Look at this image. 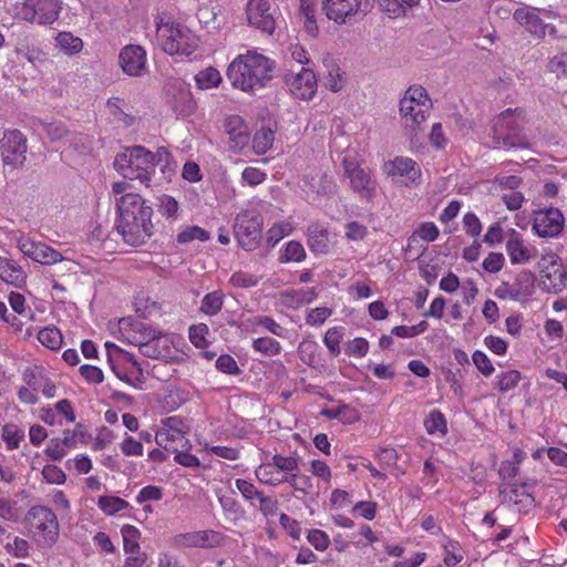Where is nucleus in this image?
Returning a JSON list of instances; mask_svg holds the SVG:
<instances>
[{"label": "nucleus", "mask_w": 567, "mask_h": 567, "mask_svg": "<svg viewBox=\"0 0 567 567\" xmlns=\"http://www.w3.org/2000/svg\"><path fill=\"white\" fill-rule=\"evenodd\" d=\"M112 193L116 196L117 231L128 245L143 244L152 235V207L141 195L131 192V184L127 182L113 183Z\"/></svg>", "instance_id": "obj_1"}, {"label": "nucleus", "mask_w": 567, "mask_h": 567, "mask_svg": "<svg viewBox=\"0 0 567 567\" xmlns=\"http://www.w3.org/2000/svg\"><path fill=\"white\" fill-rule=\"evenodd\" d=\"M275 62L256 50L239 54L227 69L234 87L254 93L264 89L272 78Z\"/></svg>", "instance_id": "obj_2"}, {"label": "nucleus", "mask_w": 567, "mask_h": 567, "mask_svg": "<svg viewBox=\"0 0 567 567\" xmlns=\"http://www.w3.org/2000/svg\"><path fill=\"white\" fill-rule=\"evenodd\" d=\"M433 109L427 91L421 85L409 86L399 101V116L404 134L417 140L424 131Z\"/></svg>", "instance_id": "obj_3"}, {"label": "nucleus", "mask_w": 567, "mask_h": 567, "mask_svg": "<svg viewBox=\"0 0 567 567\" xmlns=\"http://www.w3.org/2000/svg\"><path fill=\"white\" fill-rule=\"evenodd\" d=\"M167 155L168 152L164 147L152 153L144 146H133L115 157L114 167L124 178L136 179L146 187H151L156 165L161 164Z\"/></svg>", "instance_id": "obj_4"}, {"label": "nucleus", "mask_w": 567, "mask_h": 567, "mask_svg": "<svg viewBox=\"0 0 567 567\" xmlns=\"http://www.w3.org/2000/svg\"><path fill=\"white\" fill-rule=\"evenodd\" d=\"M155 25L156 43L165 53L189 56L196 51L197 38L187 27L164 13L155 18Z\"/></svg>", "instance_id": "obj_5"}, {"label": "nucleus", "mask_w": 567, "mask_h": 567, "mask_svg": "<svg viewBox=\"0 0 567 567\" xmlns=\"http://www.w3.org/2000/svg\"><path fill=\"white\" fill-rule=\"evenodd\" d=\"M523 116L518 110L507 109L492 121L491 136L493 147H525L527 142L522 133Z\"/></svg>", "instance_id": "obj_6"}, {"label": "nucleus", "mask_w": 567, "mask_h": 567, "mask_svg": "<svg viewBox=\"0 0 567 567\" xmlns=\"http://www.w3.org/2000/svg\"><path fill=\"white\" fill-rule=\"evenodd\" d=\"M29 534L41 548L52 547L59 537L56 515L45 506H32L27 515Z\"/></svg>", "instance_id": "obj_7"}, {"label": "nucleus", "mask_w": 567, "mask_h": 567, "mask_svg": "<svg viewBox=\"0 0 567 567\" xmlns=\"http://www.w3.org/2000/svg\"><path fill=\"white\" fill-rule=\"evenodd\" d=\"M343 176L350 189L368 203L377 196L378 183L369 167L362 166L357 159L344 157L341 162Z\"/></svg>", "instance_id": "obj_8"}, {"label": "nucleus", "mask_w": 567, "mask_h": 567, "mask_svg": "<svg viewBox=\"0 0 567 567\" xmlns=\"http://www.w3.org/2000/svg\"><path fill=\"white\" fill-rule=\"evenodd\" d=\"M60 0H23L14 6L17 18L39 25L53 24L62 11Z\"/></svg>", "instance_id": "obj_9"}, {"label": "nucleus", "mask_w": 567, "mask_h": 567, "mask_svg": "<svg viewBox=\"0 0 567 567\" xmlns=\"http://www.w3.org/2000/svg\"><path fill=\"white\" fill-rule=\"evenodd\" d=\"M299 463L295 456L272 455L271 460L261 463L256 470L257 480L269 486H278L290 482L293 472H298Z\"/></svg>", "instance_id": "obj_10"}, {"label": "nucleus", "mask_w": 567, "mask_h": 567, "mask_svg": "<svg viewBox=\"0 0 567 567\" xmlns=\"http://www.w3.org/2000/svg\"><path fill=\"white\" fill-rule=\"evenodd\" d=\"M539 282L549 293L563 291L567 285V269L561 265L560 258L554 251H545L537 261Z\"/></svg>", "instance_id": "obj_11"}, {"label": "nucleus", "mask_w": 567, "mask_h": 567, "mask_svg": "<svg viewBox=\"0 0 567 567\" xmlns=\"http://www.w3.org/2000/svg\"><path fill=\"white\" fill-rule=\"evenodd\" d=\"M262 231V217L255 209L240 212L235 221L234 233L240 247L247 251L259 246Z\"/></svg>", "instance_id": "obj_12"}, {"label": "nucleus", "mask_w": 567, "mask_h": 567, "mask_svg": "<svg viewBox=\"0 0 567 567\" xmlns=\"http://www.w3.org/2000/svg\"><path fill=\"white\" fill-rule=\"evenodd\" d=\"M557 13L549 9H539L529 6L517 8L514 13V20L523 27L529 34L542 39L549 33L555 32V28L544 22L546 19H556Z\"/></svg>", "instance_id": "obj_13"}, {"label": "nucleus", "mask_w": 567, "mask_h": 567, "mask_svg": "<svg viewBox=\"0 0 567 567\" xmlns=\"http://www.w3.org/2000/svg\"><path fill=\"white\" fill-rule=\"evenodd\" d=\"M382 169L388 178L402 186L415 188L421 184V167L411 157L395 156L385 162Z\"/></svg>", "instance_id": "obj_14"}, {"label": "nucleus", "mask_w": 567, "mask_h": 567, "mask_svg": "<svg viewBox=\"0 0 567 567\" xmlns=\"http://www.w3.org/2000/svg\"><path fill=\"white\" fill-rule=\"evenodd\" d=\"M565 227L560 209L555 207L535 210L532 215V230L539 238H556Z\"/></svg>", "instance_id": "obj_15"}, {"label": "nucleus", "mask_w": 567, "mask_h": 567, "mask_svg": "<svg viewBox=\"0 0 567 567\" xmlns=\"http://www.w3.org/2000/svg\"><path fill=\"white\" fill-rule=\"evenodd\" d=\"M369 0H323L322 10L329 20L344 24L357 16L364 14Z\"/></svg>", "instance_id": "obj_16"}, {"label": "nucleus", "mask_w": 567, "mask_h": 567, "mask_svg": "<svg viewBox=\"0 0 567 567\" xmlns=\"http://www.w3.org/2000/svg\"><path fill=\"white\" fill-rule=\"evenodd\" d=\"M16 244L21 254L31 260L42 265H54L63 260V256L45 243L35 241L27 235L16 238Z\"/></svg>", "instance_id": "obj_17"}, {"label": "nucleus", "mask_w": 567, "mask_h": 567, "mask_svg": "<svg viewBox=\"0 0 567 567\" xmlns=\"http://www.w3.org/2000/svg\"><path fill=\"white\" fill-rule=\"evenodd\" d=\"M223 535L213 529L194 530L176 534L172 538V546L183 548H213L223 544Z\"/></svg>", "instance_id": "obj_18"}, {"label": "nucleus", "mask_w": 567, "mask_h": 567, "mask_svg": "<svg viewBox=\"0 0 567 567\" xmlns=\"http://www.w3.org/2000/svg\"><path fill=\"white\" fill-rule=\"evenodd\" d=\"M122 72L132 78L143 76L147 72V55L143 47L127 44L118 53Z\"/></svg>", "instance_id": "obj_19"}, {"label": "nucleus", "mask_w": 567, "mask_h": 567, "mask_svg": "<svg viewBox=\"0 0 567 567\" xmlns=\"http://www.w3.org/2000/svg\"><path fill=\"white\" fill-rule=\"evenodd\" d=\"M286 84L290 93L300 100H311L318 87L313 71L306 66H301L299 71H291L286 76Z\"/></svg>", "instance_id": "obj_20"}, {"label": "nucleus", "mask_w": 567, "mask_h": 567, "mask_svg": "<svg viewBox=\"0 0 567 567\" xmlns=\"http://www.w3.org/2000/svg\"><path fill=\"white\" fill-rule=\"evenodd\" d=\"M246 16L249 25L268 34L274 33L276 20L267 0H248Z\"/></svg>", "instance_id": "obj_21"}, {"label": "nucleus", "mask_w": 567, "mask_h": 567, "mask_svg": "<svg viewBox=\"0 0 567 567\" xmlns=\"http://www.w3.org/2000/svg\"><path fill=\"white\" fill-rule=\"evenodd\" d=\"M185 434V424L177 416H171L163 421L162 427L155 433L156 444L166 451L176 452L182 445Z\"/></svg>", "instance_id": "obj_22"}, {"label": "nucleus", "mask_w": 567, "mask_h": 567, "mask_svg": "<svg viewBox=\"0 0 567 567\" xmlns=\"http://www.w3.org/2000/svg\"><path fill=\"white\" fill-rule=\"evenodd\" d=\"M0 148L3 162L7 165L17 166L25 159L27 138L18 130L8 131L3 135Z\"/></svg>", "instance_id": "obj_23"}, {"label": "nucleus", "mask_w": 567, "mask_h": 567, "mask_svg": "<svg viewBox=\"0 0 567 567\" xmlns=\"http://www.w3.org/2000/svg\"><path fill=\"white\" fill-rule=\"evenodd\" d=\"M146 341L141 343V353L152 359L167 358L171 354L173 337L159 330H145Z\"/></svg>", "instance_id": "obj_24"}, {"label": "nucleus", "mask_w": 567, "mask_h": 567, "mask_svg": "<svg viewBox=\"0 0 567 567\" xmlns=\"http://www.w3.org/2000/svg\"><path fill=\"white\" fill-rule=\"evenodd\" d=\"M505 248L512 265L528 264L537 255V248L526 243L514 229H512V236L507 239Z\"/></svg>", "instance_id": "obj_25"}, {"label": "nucleus", "mask_w": 567, "mask_h": 567, "mask_svg": "<svg viewBox=\"0 0 567 567\" xmlns=\"http://www.w3.org/2000/svg\"><path fill=\"white\" fill-rule=\"evenodd\" d=\"M224 128L228 136V144L230 148L240 151L248 144L250 130L240 116L229 115L225 120Z\"/></svg>", "instance_id": "obj_26"}, {"label": "nucleus", "mask_w": 567, "mask_h": 567, "mask_svg": "<svg viewBox=\"0 0 567 567\" xmlns=\"http://www.w3.org/2000/svg\"><path fill=\"white\" fill-rule=\"evenodd\" d=\"M518 281H524V288H517L508 282H502L495 289V296L499 299L519 300L523 297H528L534 290V277L532 272L523 271L518 275Z\"/></svg>", "instance_id": "obj_27"}, {"label": "nucleus", "mask_w": 567, "mask_h": 567, "mask_svg": "<svg viewBox=\"0 0 567 567\" xmlns=\"http://www.w3.org/2000/svg\"><path fill=\"white\" fill-rule=\"evenodd\" d=\"M0 279L8 285L22 288L27 284V272L14 259L1 257Z\"/></svg>", "instance_id": "obj_28"}, {"label": "nucleus", "mask_w": 567, "mask_h": 567, "mask_svg": "<svg viewBox=\"0 0 567 567\" xmlns=\"http://www.w3.org/2000/svg\"><path fill=\"white\" fill-rule=\"evenodd\" d=\"M421 0H378L380 9L389 18L399 19L409 16Z\"/></svg>", "instance_id": "obj_29"}, {"label": "nucleus", "mask_w": 567, "mask_h": 567, "mask_svg": "<svg viewBox=\"0 0 567 567\" xmlns=\"http://www.w3.org/2000/svg\"><path fill=\"white\" fill-rule=\"evenodd\" d=\"M55 48L65 55L72 56L82 52L83 40L69 31H60L54 37Z\"/></svg>", "instance_id": "obj_30"}, {"label": "nucleus", "mask_w": 567, "mask_h": 567, "mask_svg": "<svg viewBox=\"0 0 567 567\" xmlns=\"http://www.w3.org/2000/svg\"><path fill=\"white\" fill-rule=\"evenodd\" d=\"M328 230L320 224H312L307 229V244L312 252L324 254L328 251Z\"/></svg>", "instance_id": "obj_31"}, {"label": "nucleus", "mask_w": 567, "mask_h": 567, "mask_svg": "<svg viewBox=\"0 0 567 567\" xmlns=\"http://www.w3.org/2000/svg\"><path fill=\"white\" fill-rule=\"evenodd\" d=\"M248 327H250L254 333H258L261 330H266L279 338H284L287 330L280 326L272 317L259 315L251 317L247 320Z\"/></svg>", "instance_id": "obj_32"}, {"label": "nucleus", "mask_w": 567, "mask_h": 567, "mask_svg": "<svg viewBox=\"0 0 567 567\" xmlns=\"http://www.w3.org/2000/svg\"><path fill=\"white\" fill-rule=\"evenodd\" d=\"M317 298V292L313 288H301L286 291L281 295L285 306L297 309L303 305L312 302Z\"/></svg>", "instance_id": "obj_33"}, {"label": "nucleus", "mask_w": 567, "mask_h": 567, "mask_svg": "<svg viewBox=\"0 0 567 567\" xmlns=\"http://www.w3.org/2000/svg\"><path fill=\"white\" fill-rule=\"evenodd\" d=\"M97 507L107 516L128 509L130 503L124 498L113 495H102L97 499Z\"/></svg>", "instance_id": "obj_34"}, {"label": "nucleus", "mask_w": 567, "mask_h": 567, "mask_svg": "<svg viewBox=\"0 0 567 567\" xmlns=\"http://www.w3.org/2000/svg\"><path fill=\"white\" fill-rule=\"evenodd\" d=\"M121 535L123 538V550L125 554H136L141 550V532L137 527L125 524L121 527Z\"/></svg>", "instance_id": "obj_35"}, {"label": "nucleus", "mask_w": 567, "mask_h": 567, "mask_svg": "<svg viewBox=\"0 0 567 567\" xmlns=\"http://www.w3.org/2000/svg\"><path fill=\"white\" fill-rule=\"evenodd\" d=\"M221 75L215 68H206L195 75V81L200 90L217 87L221 82Z\"/></svg>", "instance_id": "obj_36"}, {"label": "nucleus", "mask_w": 567, "mask_h": 567, "mask_svg": "<svg viewBox=\"0 0 567 567\" xmlns=\"http://www.w3.org/2000/svg\"><path fill=\"white\" fill-rule=\"evenodd\" d=\"M275 133L269 127H262L256 132L252 138L254 152L258 155L266 154L272 146Z\"/></svg>", "instance_id": "obj_37"}, {"label": "nucleus", "mask_w": 567, "mask_h": 567, "mask_svg": "<svg viewBox=\"0 0 567 567\" xmlns=\"http://www.w3.org/2000/svg\"><path fill=\"white\" fill-rule=\"evenodd\" d=\"M295 228V221L291 219L276 223L267 230V241L274 246L286 236H289Z\"/></svg>", "instance_id": "obj_38"}, {"label": "nucleus", "mask_w": 567, "mask_h": 567, "mask_svg": "<svg viewBox=\"0 0 567 567\" xmlns=\"http://www.w3.org/2000/svg\"><path fill=\"white\" fill-rule=\"evenodd\" d=\"M1 437L7 450L13 451L19 449L21 441L24 439V432L18 425L9 423L2 427Z\"/></svg>", "instance_id": "obj_39"}, {"label": "nucleus", "mask_w": 567, "mask_h": 567, "mask_svg": "<svg viewBox=\"0 0 567 567\" xmlns=\"http://www.w3.org/2000/svg\"><path fill=\"white\" fill-rule=\"evenodd\" d=\"M27 386L18 391L19 400L24 404H35L38 401L37 392L40 389V382L35 375H25Z\"/></svg>", "instance_id": "obj_40"}, {"label": "nucleus", "mask_w": 567, "mask_h": 567, "mask_svg": "<svg viewBox=\"0 0 567 567\" xmlns=\"http://www.w3.org/2000/svg\"><path fill=\"white\" fill-rule=\"evenodd\" d=\"M224 305V295L221 291H213L204 296L200 303V311L207 316L217 315Z\"/></svg>", "instance_id": "obj_41"}, {"label": "nucleus", "mask_w": 567, "mask_h": 567, "mask_svg": "<svg viewBox=\"0 0 567 567\" xmlns=\"http://www.w3.org/2000/svg\"><path fill=\"white\" fill-rule=\"evenodd\" d=\"M305 258L306 250L301 243L290 240L285 245L279 259L282 262H301Z\"/></svg>", "instance_id": "obj_42"}, {"label": "nucleus", "mask_w": 567, "mask_h": 567, "mask_svg": "<svg viewBox=\"0 0 567 567\" xmlns=\"http://www.w3.org/2000/svg\"><path fill=\"white\" fill-rule=\"evenodd\" d=\"M252 349L267 357H274L281 352L280 343L270 337H260L252 341Z\"/></svg>", "instance_id": "obj_43"}, {"label": "nucleus", "mask_w": 567, "mask_h": 567, "mask_svg": "<svg viewBox=\"0 0 567 567\" xmlns=\"http://www.w3.org/2000/svg\"><path fill=\"white\" fill-rule=\"evenodd\" d=\"M343 327L337 326L327 330L323 337V343L331 354L338 355L340 353V343L343 339Z\"/></svg>", "instance_id": "obj_44"}, {"label": "nucleus", "mask_w": 567, "mask_h": 567, "mask_svg": "<svg viewBox=\"0 0 567 567\" xmlns=\"http://www.w3.org/2000/svg\"><path fill=\"white\" fill-rule=\"evenodd\" d=\"M38 340L51 350H56L62 344V334L55 327H47L39 331Z\"/></svg>", "instance_id": "obj_45"}, {"label": "nucleus", "mask_w": 567, "mask_h": 567, "mask_svg": "<svg viewBox=\"0 0 567 567\" xmlns=\"http://www.w3.org/2000/svg\"><path fill=\"white\" fill-rule=\"evenodd\" d=\"M443 548V561L447 567H453L463 560V549L457 542L449 539L444 543Z\"/></svg>", "instance_id": "obj_46"}, {"label": "nucleus", "mask_w": 567, "mask_h": 567, "mask_svg": "<svg viewBox=\"0 0 567 567\" xmlns=\"http://www.w3.org/2000/svg\"><path fill=\"white\" fill-rule=\"evenodd\" d=\"M144 330H154V328L146 326L142 322H135L131 324V330L123 332L124 339L136 347H138V350L141 351V343L147 342L146 341V331Z\"/></svg>", "instance_id": "obj_47"}, {"label": "nucleus", "mask_w": 567, "mask_h": 567, "mask_svg": "<svg viewBox=\"0 0 567 567\" xmlns=\"http://www.w3.org/2000/svg\"><path fill=\"white\" fill-rule=\"evenodd\" d=\"M4 548L8 554L18 557L23 558L29 555V543L28 540L20 538L18 536H8L7 542L4 544Z\"/></svg>", "instance_id": "obj_48"}, {"label": "nucleus", "mask_w": 567, "mask_h": 567, "mask_svg": "<svg viewBox=\"0 0 567 567\" xmlns=\"http://www.w3.org/2000/svg\"><path fill=\"white\" fill-rule=\"evenodd\" d=\"M208 239V231L198 226H187L184 229H182L177 235V241L179 244H188L193 240L206 241Z\"/></svg>", "instance_id": "obj_49"}, {"label": "nucleus", "mask_w": 567, "mask_h": 567, "mask_svg": "<svg viewBox=\"0 0 567 567\" xmlns=\"http://www.w3.org/2000/svg\"><path fill=\"white\" fill-rule=\"evenodd\" d=\"M258 282V276L246 271H235L229 278V284L235 288L248 289L257 286Z\"/></svg>", "instance_id": "obj_50"}, {"label": "nucleus", "mask_w": 567, "mask_h": 567, "mask_svg": "<svg viewBox=\"0 0 567 567\" xmlns=\"http://www.w3.org/2000/svg\"><path fill=\"white\" fill-rule=\"evenodd\" d=\"M496 385L501 392H507L517 386L520 381V373L516 370L502 372L496 377Z\"/></svg>", "instance_id": "obj_51"}, {"label": "nucleus", "mask_w": 567, "mask_h": 567, "mask_svg": "<svg viewBox=\"0 0 567 567\" xmlns=\"http://www.w3.org/2000/svg\"><path fill=\"white\" fill-rule=\"evenodd\" d=\"M209 332L208 326L205 323L194 324L189 328L188 337L190 342L198 349L207 347L208 341L206 339Z\"/></svg>", "instance_id": "obj_52"}, {"label": "nucleus", "mask_w": 567, "mask_h": 567, "mask_svg": "<svg viewBox=\"0 0 567 567\" xmlns=\"http://www.w3.org/2000/svg\"><path fill=\"white\" fill-rule=\"evenodd\" d=\"M346 83L344 74L338 66H332L323 79L324 86L331 92H339Z\"/></svg>", "instance_id": "obj_53"}, {"label": "nucleus", "mask_w": 567, "mask_h": 567, "mask_svg": "<svg viewBox=\"0 0 567 567\" xmlns=\"http://www.w3.org/2000/svg\"><path fill=\"white\" fill-rule=\"evenodd\" d=\"M424 426L429 434L446 432V421L444 415L439 411H433L424 421Z\"/></svg>", "instance_id": "obj_54"}, {"label": "nucleus", "mask_w": 567, "mask_h": 567, "mask_svg": "<svg viewBox=\"0 0 567 567\" xmlns=\"http://www.w3.org/2000/svg\"><path fill=\"white\" fill-rule=\"evenodd\" d=\"M17 53L21 54L33 66L43 64L47 60L45 53L38 47L27 45L25 48H18Z\"/></svg>", "instance_id": "obj_55"}, {"label": "nucleus", "mask_w": 567, "mask_h": 567, "mask_svg": "<svg viewBox=\"0 0 567 567\" xmlns=\"http://www.w3.org/2000/svg\"><path fill=\"white\" fill-rule=\"evenodd\" d=\"M369 234L368 227L357 220L344 225V237L350 241H361Z\"/></svg>", "instance_id": "obj_56"}, {"label": "nucleus", "mask_w": 567, "mask_h": 567, "mask_svg": "<svg viewBox=\"0 0 567 567\" xmlns=\"http://www.w3.org/2000/svg\"><path fill=\"white\" fill-rule=\"evenodd\" d=\"M332 309L328 307H317L308 311L306 323L311 327H319L332 315Z\"/></svg>", "instance_id": "obj_57"}, {"label": "nucleus", "mask_w": 567, "mask_h": 567, "mask_svg": "<svg viewBox=\"0 0 567 567\" xmlns=\"http://www.w3.org/2000/svg\"><path fill=\"white\" fill-rule=\"evenodd\" d=\"M369 351V342L364 338H354L344 346V352L349 357L363 358Z\"/></svg>", "instance_id": "obj_58"}, {"label": "nucleus", "mask_w": 567, "mask_h": 567, "mask_svg": "<svg viewBox=\"0 0 567 567\" xmlns=\"http://www.w3.org/2000/svg\"><path fill=\"white\" fill-rule=\"evenodd\" d=\"M42 476L49 484L61 485L66 481V475L62 468L53 464H48L42 468Z\"/></svg>", "instance_id": "obj_59"}, {"label": "nucleus", "mask_w": 567, "mask_h": 567, "mask_svg": "<svg viewBox=\"0 0 567 567\" xmlns=\"http://www.w3.org/2000/svg\"><path fill=\"white\" fill-rule=\"evenodd\" d=\"M279 523H280L281 527L286 530V533L291 538H293L296 540L300 539L302 528H301V524L297 519L282 513L279 517Z\"/></svg>", "instance_id": "obj_60"}, {"label": "nucleus", "mask_w": 567, "mask_h": 567, "mask_svg": "<svg viewBox=\"0 0 567 567\" xmlns=\"http://www.w3.org/2000/svg\"><path fill=\"white\" fill-rule=\"evenodd\" d=\"M307 540L319 551H324L330 545L329 536L321 529H310Z\"/></svg>", "instance_id": "obj_61"}, {"label": "nucleus", "mask_w": 567, "mask_h": 567, "mask_svg": "<svg viewBox=\"0 0 567 567\" xmlns=\"http://www.w3.org/2000/svg\"><path fill=\"white\" fill-rule=\"evenodd\" d=\"M235 485L246 501L258 499L262 494L251 482L243 478H237Z\"/></svg>", "instance_id": "obj_62"}, {"label": "nucleus", "mask_w": 567, "mask_h": 567, "mask_svg": "<svg viewBox=\"0 0 567 567\" xmlns=\"http://www.w3.org/2000/svg\"><path fill=\"white\" fill-rule=\"evenodd\" d=\"M439 235H440V230H439L437 226L432 221H427V223L421 224L417 227V229L414 231L413 236L419 237L420 239H422L424 241L431 243V241L436 240Z\"/></svg>", "instance_id": "obj_63"}, {"label": "nucleus", "mask_w": 567, "mask_h": 567, "mask_svg": "<svg viewBox=\"0 0 567 567\" xmlns=\"http://www.w3.org/2000/svg\"><path fill=\"white\" fill-rule=\"evenodd\" d=\"M267 178V174L260 168L246 167L241 173V179L249 186H257L264 183Z\"/></svg>", "instance_id": "obj_64"}]
</instances>
